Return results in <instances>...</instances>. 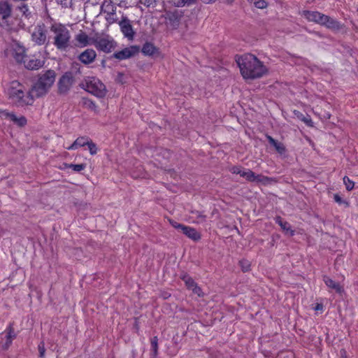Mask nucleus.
<instances>
[{
    "mask_svg": "<svg viewBox=\"0 0 358 358\" xmlns=\"http://www.w3.org/2000/svg\"><path fill=\"white\" fill-rule=\"evenodd\" d=\"M275 221L285 232L289 234L290 236H293L294 234V231L292 229L290 224L287 221H285L280 216H276L275 217Z\"/></svg>",
    "mask_w": 358,
    "mask_h": 358,
    "instance_id": "21",
    "label": "nucleus"
},
{
    "mask_svg": "<svg viewBox=\"0 0 358 358\" xmlns=\"http://www.w3.org/2000/svg\"><path fill=\"white\" fill-rule=\"evenodd\" d=\"M239 265L243 272H247L250 269V264L248 260L242 259L239 262Z\"/></svg>",
    "mask_w": 358,
    "mask_h": 358,
    "instance_id": "38",
    "label": "nucleus"
},
{
    "mask_svg": "<svg viewBox=\"0 0 358 358\" xmlns=\"http://www.w3.org/2000/svg\"><path fill=\"white\" fill-rule=\"evenodd\" d=\"M24 67L29 70H37L43 66V62L39 59L27 57L24 61Z\"/></svg>",
    "mask_w": 358,
    "mask_h": 358,
    "instance_id": "18",
    "label": "nucleus"
},
{
    "mask_svg": "<svg viewBox=\"0 0 358 358\" xmlns=\"http://www.w3.org/2000/svg\"><path fill=\"white\" fill-rule=\"evenodd\" d=\"M266 138L268 140V143L273 145L275 150L280 155L285 154L286 152V148L282 143H280L275 139H274L272 136L266 134Z\"/></svg>",
    "mask_w": 358,
    "mask_h": 358,
    "instance_id": "19",
    "label": "nucleus"
},
{
    "mask_svg": "<svg viewBox=\"0 0 358 358\" xmlns=\"http://www.w3.org/2000/svg\"><path fill=\"white\" fill-rule=\"evenodd\" d=\"M49 25H47L45 19L43 22H40L34 27L31 33V41L37 45H48L50 43L48 36Z\"/></svg>",
    "mask_w": 358,
    "mask_h": 358,
    "instance_id": "6",
    "label": "nucleus"
},
{
    "mask_svg": "<svg viewBox=\"0 0 358 358\" xmlns=\"http://www.w3.org/2000/svg\"><path fill=\"white\" fill-rule=\"evenodd\" d=\"M192 213L195 215V217L196 218V223H202L206 222V215H204L203 212L194 210L192 211Z\"/></svg>",
    "mask_w": 358,
    "mask_h": 358,
    "instance_id": "34",
    "label": "nucleus"
},
{
    "mask_svg": "<svg viewBox=\"0 0 358 358\" xmlns=\"http://www.w3.org/2000/svg\"><path fill=\"white\" fill-rule=\"evenodd\" d=\"M75 40L78 47L84 48L89 45H92L94 37H89L85 32L81 30L75 36Z\"/></svg>",
    "mask_w": 358,
    "mask_h": 358,
    "instance_id": "16",
    "label": "nucleus"
},
{
    "mask_svg": "<svg viewBox=\"0 0 358 358\" xmlns=\"http://www.w3.org/2000/svg\"><path fill=\"white\" fill-rule=\"evenodd\" d=\"M7 95L14 106L23 108L33 106L34 97H36L31 87L27 90L25 86L17 80L10 83L7 89Z\"/></svg>",
    "mask_w": 358,
    "mask_h": 358,
    "instance_id": "3",
    "label": "nucleus"
},
{
    "mask_svg": "<svg viewBox=\"0 0 358 358\" xmlns=\"http://www.w3.org/2000/svg\"><path fill=\"white\" fill-rule=\"evenodd\" d=\"M181 231L194 241H199L201 238V234L192 227L185 225Z\"/></svg>",
    "mask_w": 358,
    "mask_h": 358,
    "instance_id": "17",
    "label": "nucleus"
},
{
    "mask_svg": "<svg viewBox=\"0 0 358 358\" xmlns=\"http://www.w3.org/2000/svg\"><path fill=\"white\" fill-rule=\"evenodd\" d=\"M245 178L249 182H255V173L252 171L247 169V173L245 174Z\"/></svg>",
    "mask_w": 358,
    "mask_h": 358,
    "instance_id": "41",
    "label": "nucleus"
},
{
    "mask_svg": "<svg viewBox=\"0 0 358 358\" xmlns=\"http://www.w3.org/2000/svg\"><path fill=\"white\" fill-rule=\"evenodd\" d=\"M180 278L185 282V286L189 290L197 284L193 278L185 272L180 273Z\"/></svg>",
    "mask_w": 358,
    "mask_h": 358,
    "instance_id": "26",
    "label": "nucleus"
},
{
    "mask_svg": "<svg viewBox=\"0 0 358 358\" xmlns=\"http://www.w3.org/2000/svg\"><path fill=\"white\" fill-rule=\"evenodd\" d=\"M190 290L192 291V292L197 295L199 297H201L203 296V292H202V289L200 287L198 286L196 284L194 287H193Z\"/></svg>",
    "mask_w": 358,
    "mask_h": 358,
    "instance_id": "45",
    "label": "nucleus"
},
{
    "mask_svg": "<svg viewBox=\"0 0 358 358\" xmlns=\"http://www.w3.org/2000/svg\"><path fill=\"white\" fill-rule=\"evenodd\" d=\"M140 48L138 45H131L129 48H125L123 50L116 52L113 55V57L119 60H123L134 57L139 52Z\"/></svg>",
    "mask_w": 358,
    "mask_h": 358,
    "instance_id": "13",
    "label": "nucleus"
},
{
    "mask_svg": "<svg viewBox=\"0 0 358 358\" xmlns=\"http://www.w3.org/2000/svg\"><path fill=\"white\" fill-rule=\"evenodd\" d=\"M329 16L321 13L317 24L324 26Z\"/></svg>",
    "mask_w": 358,
    "mask_h": 358,
    "instance_id": "46",
    "label": "nucleus"
},
{
    "mask_svg": "<svg viewBox=\"0 0 358 358\" xmlns=\"http://www.w3.org/2000/svg\"><path fill=\"white\" fill-rule=\"evenodd\" d=\"M236 62L244 79L255 80L263 77L268 71L267 68L256 56L244 54L237 56Z\"/></svg>",
    "mask_w": 358,
    "mask_h": 358,
    "instance_id": "1",
    "label": "nucleus"
},
{
    "mask_svg": "<svg viewBox=\"0 0 358 358\" xmlns=\"http://www.w3.org/2000/svg\"><path fill=\"white\" fill-rule=\"evenodd\" d=\"M12 14V6L7 1H0V20L7 23V20Z\"/></svg>",
    "mask_w": 358,
    "mask_h": 358,
    "instance_id": "14",
    "label": "nucleus"
},
{
    "mask_svg": "<svg viewBox=\"0 0 358 358\" xmlns=\"http://www.w3.org/2000/svg\"><path fill=\"white\" fill-rule=\"evenodd\" d=\"M56 78V73L54 70L49 69L40 73L38 79L31 86L33 93L36 98L45 96L52 86Z\"/></svg>",
    "mask_w": 358,
    "mask_h": 358,
    "instance_id": "4",
    "label": "nucleus"
},
{
    "mask_svg": "<svg viewBox=\"0 0 358 358\" xmlns=\"http://www.w3.org/2000/svg\"><path fill=\"white\" fill-rule=\"evenodd\" d=\"M255 6L257 8H264L267 6V3L264 0H251Z\"/></svg>",
    "mask_w": 358,
    "mask_h": 358,
    "instance_id": "39",
    "label": "nucleus"
},
{
    "mask_svg": "<svg viewBox=\"0 0 358 358\" xmlns=\"http://www.w3.org/2000/svg\"><path fill=\"white\" fill-rule=\"evenodd\" d=\"M101 13H106V20L109 24L115 23L117 21L116 17V6L110 0H104L101 6Z\"/></svg>",
    "mask_w": 358,
    "mask_h": 358,
    "instance_id": "11",
    "label": "nucleus"
},
{
    "mask_svg": "<svg viewBox=\"0 0 358 358\" xmlns=\"http://www.w3.org/2000/svg\"><path fill=\"white\" fill-rule=\"evenodd\" d=\"M92 45L100 51L109 53L115 48V43L108 36L104 37L96 36L92 40Z\"/></svg>",
    "mask_w": 358,
    "mask_h": 358,
    "instance_id": "9",
    "label": "nucleus"
},
{
    "mask_svg": "<svg viewBox=\"0 0 358 358\" xmlns=\"http://www.w3.org/2000/svg\"><path fill=\"white\" fill-rule=\"evenodd\" d=\"M169 222H170V224H171V226L173 227H174L176 229H180L181 231L182 229V227H184V226H185L184 224L178 223V222H176L174 220H169Z\"/></svg>",
    "mask_w": 358,
    "mask_h": 358,
    "instance_id": "47",
    "label": "nucleus"
},
{
    "mask_svg": "<svg viewBox=\"0 0 358 358\" xmlns=\"http://www.w3.org/2000/svg\"><path fill=\"white\" fill-rule=\"evenodd\" d=\"M83 104L84 107L93 111H96L97 106L96 103L91 99L84 98L83 99Z\"/></svg>",
    "mask_w": 358,
    "mask_h": 358,
    "instance_id": "32",
    "label": "nucleus"
},
{
    "mask_svg": "<svg viewBox=\"0 0 358 358\" xmlns=\"http://www.w3.org/2000/svg\"><path fill=\"white\" fill-rule=\"evenodd\" d=\"M13 57L17 63L24 64V61L26 60L27 56L24 54V51L22 50L21 52H15Z\"/></svg>",
    "mask_w": 358,
    "mask_h": 358,
    "instance_id": "33",
    "label": "nucleus"
},
{
    "mask_svg": "<svg viewBox=\"0 0 358 358\" xmlns=\"http://www.w3.org/2000/svg\"><path fill=\"white\" fill-rule=\"evenodd\" d=\"M64 168L65 169H71L75 172H80L84 170L86 167L85 164H63Z\"/></svg>",
    "mask_w": 358,
    "mask_h": 358,
    "instance_id": "31",
    "label": "nucleus"
},
{
    "mask_svg": "<svg viewBox=\"0 0 358 358\" xmlns=\"http://www.w3.org/2000/svg\"><path fill=\"white\" fill-rule=\"evenodd\" d=\"M7 116L15 124L20 127H24L27 124V119L24 116L17 117L14 113H7Z\"/></svg>",
    "mask_w": 358,
    "mask_h": 358,
    "instance_id": "29",
    "label": "nucleus"
},
{
    "mask_svg": "<svg viewBox=\"0 0 358 358\" xmlns=\"http://www.w3.org/2000/svg\"><path fill=\"white\" fill-rule=\"evenodd\" d=\"M15 10L19 12L18 15H20L24 25H26L25 22H27V26H31L35 22L37 17L36 13L33 8H31L24 2H20L15 7Z\"/></svg>",
    "mask_w": 358,
    "mask_h": 358,
    "instance_id": "7",
    "label": "nucleus"
},
{
    "mask_svg": "<svg viewBox=\"0 0 358 358\" xmlns=\"http://www.w3.org/2000/svg\"><path fill=\"white\" fill-rule=\"evenodd\" d=\"M323 280L327 287L334 289L337 293L341 294L343 292V288L339 282L333 280L328 276H324Z\"/></svg>",
    "mask_w": 358,
    "mask_h": 358,
    "instance_id": "22",
    "label": "nucleus"
},
{
    "mask_svg": "<svg viewBox=\"0 0 358 358\" xmlns=\"http://www.w3.org/2000/svg\"><path fill=\"white\" fill-rule=\"evenodd\" d=\"M247 173V169H243L241 167V173H239V175L241 176V177H243L245 178V174H246Z\"/></svg>",
    "mask_w": 358,
    "mask_h": 358,
    "instance_id": "51",
    "label": "nucleus"
},
{
    "mask_svg": "<svg viewBox=\"0 0 358 358\" xmlns=\"http://www.w3.org/2000/svg\"><path fill=\"white\" fill-rule=\"evenodd\" d=\"M341 352H343V353H345V350H343Z\"/></svg>",
    "mask_w": 358,
    "mask_h": 358,
    "instance_id": "56",
    "label": "nucleus"
},
{
    "mask_svg": "<svg viewBox=\"0 0 358 358\" xmlns=\"http://www.w3.org/2000/svg\"><path fill=\"white\" fill-rule=\"evenodd\" d=\"M157 1L158 0H139V3L147 8H154L156 6Z\"/></svg>",
    "mask_w": 358,
    "mask_h": 358,
    "instance_id": "37",
    "label": "nucleus"
},
{
    "mask_svg": "<svg viewBox=\"0 0 358 358\" xmlns=\"http://www.w3.org/2000/svg\"><path fill=\"white\" fill-rule=\"evenodd\" d=\"M321 13L313 10H303V16L308 21L317 23Z\"/></svg>",
    "mask_w": 358,
    "mask_h": 358,
    "instance_id": "24",
    "label": "nucleus"
},
{
    "mask_svg": "<svg viewBox=\"0 0 358 358\" xmlns=\"http://www.w3.org/2000/svg\"><path fill=\"white\" fill-rule=\"evenodd\" d=\"M271 180V179L267 176H264L262 175H255V181L257 182L266 183Z\"/></svg>",
    "mask_w": 358,
    "mask_h": 358,
    "instance_id": "44",
    "label": "nucleus"
},
{
    "mask_svg": "<svg viewBox=\"0 0 358 358\" xmlns=\"http://www.w3.org/2000/svg\"><path fill=\"white\" fill-rule=\"evenodd\" d=\"M79 87L99 98H103L106 94L105 85L96 77L85 78Z\"/></svg>",
    "mask_w": 358,
    "mask_h": 358,
    "instance_id": "5",
    "label": "nucleus"
},
{
    "mask_svg": "<svg viewBox=\"0 0 358 358\" xmlns=\"http://www.w3.org/2000/svg\"><path fill=\"white\" fill-rule=\"evenodd\" d=\"M157 50L158 49L150 42L145 43L141 49L142 53L146 56H152Z\"/></svg>",
    "mask_w": 358,
    "mask_h": 358,
    "instance_id": "23",
    "label": "nucleus"
},
{
    "mask_svg": "<svg viewBox=\"0 0 358 358\" xmlns=\"http://www.w3.org/2000/svg\"><path fill=\"white\" fill-rule=\"evenodd\" d=\"M182 17L183 12L182 10L178 9L167 10L164 15L165 24L169 29L172 30L177 29L180 26Z\"/></svg>",
    "mask_w": 358,
    "mask_h": 358,
    "instance_id": "8",
    "label": "nucleus"
},
{
    "mask_svg": "<svg viewBox=\"0 0 358 358\" xmlns=\"http://www.w3.org/2000/svg\"><path fill=\"white\" fill-rule=\"evenodd\" d=\"M38 350L39 352V357L45 358V343L43 341L40 342V343L38 345Z\"/></svg>",
    "mask_w": 358,
    "mask_h": 358,
    "instance_id": "43",
    "label": "nucleus"
},
{
    "mask_svg": "<svg viewBox=\"0 0 358 358\" xmlns=\"http://www.w3.org/2000/svg\"><path fill=\"white\" fill-rule=\"evenodd\" d=\"M7 334H6V338L8 340H13L16 338V334L14 331V329L12 327V324H9V326L6 329Z\"/></svg>",
    "mask_w": 358,
    "mask_h": 358,
    "instance_id": "35",
    "label": "nucleus"
},
{
    "mask_svg": "<svg viewBox=\"0 0 358 358\" xmlns=\"http://www.w3.org/2000/svg\"><path fill=\"white\" fill-rule=\"evenodd\" d=\"M50 35L48 40L57 50L66 51L70 47L71 32L66 25L57 22L50 16L45 18Z\"/></svg>",
    "mask_w": 358,
    "mask_h": 358,
    "instance_id": "2",
    "label": "nucleus"
},
{
    "mask_svg": "<svg viewBox=\"0 0 358 358\" xmlns=\"http://www.w3.org/2000/svg\"><path fill=\"white\" fill-rule=\"evenodd\" d=\"M196 0H170V3L176 7H183L195 3Z\"/></svg>",
    "mask_w": 358,
    "mask_h": 358,
    "instance_id": "30",
    "label": "nucleus"
},
{
    "mask_svg": "<svg viewBox=\"0 0 358 358\" xmlns=\"http://www.w3.org/2000/svg\"><path fill=\"white\" fill-rule=\"evenodd\" d=\"M96 57V52L93 49L88 48L79 55L78 59L83 64L89 65L94 62Z\"/></svg>",
    "mask_w": 358,
    "mask_h": 358,
    "instance_id": "15",
    "label": "nucleus"
},
{
    "mask_svg": "<svg viewBox=\"0 0 358 358\" xmlns=\"http://www.w3.org/2000/svg\"><path fill=\"white\" fill-rule=\"evenodd\" d=\"M12 341H13L12 340H8V339L6 338V343H5L4 345H3V348H4V349H7V348H9V346L11 345Z\"/></svg>",
    "mask_w": 358,
    "mask_h": 358,
    "instance_id": "50",
    "label": "nucleus"
},
{
    "mask_svg": "<svg viewBox=\"0 0 358 358\" xmlns=\"http://www.w3.org/2000/svg\"><path fill=\"white\" fill-rule=\"evenodd\" d=\"M58 4H60L64 8H71L73 6V0H56Z\"/></svg>",
    "mask_w": 358,
    "mask_h": 358,
    "instance_id": "40",
    "label": "nucleus"
},
{
    "mask_svg": "<svg viewBox=\"0 0 358 358\" xmlns=\"http://www.w3.org/2000/svg\"><path fill=\"white\" fill-rule=\"evenodd\" d=\"M241 166H234L230 168L229 171H231V173H232L234 174H239V173H241Z\"/></svg>",
    "mask_w": 358,
    "mask_h": 358,
    "instance_id": "48",
    "label": "nucleus"
},
{
    "mask_svg": "<svg viewBox=\"0 0 358 358\" xmlns=\"http://www.w3.org/2000/svg\"><path fill=\"white\" fill-rule=\"evenodd\" d=\"M73 76L71 72H66L59 79L57 83L58 93L66 94L73 84Z\"/></svg>",
    "mask_w": 358,
    "mask_h": 358,
    "instance_id": "10",
    "label": "nucleus"
},
{
    "mask_svg": "<svg viewBox=\"0 0 358 358\" xmlns=\"http://www.w3.org/2000/svg\"><path fill=\"white\" fill-rule=\"evenodd\" d=\"M158 355V338L154 336L150 339V357L156 358Z\"/></svg>",
    "mask_w": 358,
    "mask_h": 358,
    "instance_id": "28",
    "label": "nucleus"
},
{
    "mask_svg": "<svg viewBox=\"0 0 358 358\" xmlns=\"http://www.w3.org/2000/svg\"><path fill=\"white\" fill-rule=\"evenodd\" d=\"M324 26L331 30L338 31L340 30L342 27L341 24L337 21L336 20L329 17L328 20H327V23Z\"/></svg>",
    "mask_w": 358,
    "mask_h": 358,
    "instance_id": "27",
    "label": "nucleus"
},
{
    "mask_svg": "<svg viewBox=\"0 0 358 358\" xmlns=\"http://www.w3.org/2000/svg\"><path fill=\"white\" fill-rule=\"evenodd\" d=\"M322 306L320 305V304H317V306H316V310H319V309H322Z\"/></svg>",
    "mask_w": 358,
    "mask_h": 358,
    "instance_id": "53",
    "label": "nucleus"
},
{
    "mask_svg": "<svg viewBox=\"0 0 358 358\" xmlns=\"http://www.w3.org/2000/svg\"><path fill=\"white\" fill-rule=\"evenodd\" d=\"M334 201L338 204H342L344 201L343 199L337 194L334 195Z\"/></svg>",
    "mask_w": 358,
    "mask_h": 358,
    "instance_id": "49",
    "label": "nucleus"
},
{
    "mask_svg": "<svg viewBox=\"0 0 358 358\" xmlns=\"http://www.w3.org/2000/svg\"><path fill=\"white\" fill-rule=\"evenodd\" d=\"M91 139L88 136H80L67 148L68 150H76L79 147H83L87 145Z\"/></svg>",
    "mask_w": 358,
    "mask_h": 358,
    "instance_id": "20",
    "label": "nucleus"
},
{
    "mask_svg": "<svg viewBox=\"0 0 358 358\" xmlns=\"http://www.w3.org/2000/svg\"><path fill=\"white\" fill-rule=\"evenodd\" d=\"M227 1L229 3H231L234 1V0H227Z\"/></svg>",
    "mask_w": 358,
    "mask_h": 358,
    "instance_id": "55",
    "label": "nucleus"
},
{
    "mask_svg": "<svg viewBox=\"0 0 358 358\" xmlns=\"http://www.w3.org/2000/svg\"><path fill=\"white\" fill-rule=\"evenodd\" d=\"M113 358H114V357H113Z\"/></svg>",
    "mask_w": 358,
    "mask_h": 358,
    "instance_id": "57",
    "label": "nucleus"
},
{
    "mask_svg": "<svg viewBox=\"0 0 358 358\" xmlns=\"http://www.w3.org/2000/svg\"><path fill=\"white\" fill-rule=\"evenodd\" d=\"M294 115L295 117L301 120V122H304L307 126L308 127H313V122L312 121V119L309 115H303L302 113H301L299 110H294L293 111Z\"/></svg>",
    "mask_w": 358,
    "mask_h": 358,
    "instance_id": "25",
    "label": "nucleus"
},
{
    "mask_svg": "<svg viewBox=\"0 0 358 358\" xmlns=\"http://www.w3.org/2000/svg\"><path fill=\"white\" fill-rule=\"evenodd\" d=\"M4 24H7V23H3V22L0 20V27H3Z\"/></svg>",
    "mask_w": 358,
    "mask_h": 358,
    "instance_id": "54",
    "label": "nucleus"
},
{
    "mask_svg": "<svg viewBox=\"0 0 358 358\" xmlns=\"http://www.w3.org/2000/svg\"><path fill=\"white\" fill-rule=\"evenodd\" d=\"M118 24L124 36L129 41L134 40L136 33L133 29L130 20H129L127 16H122Z\"/></svg>",
    "mask_w": 358,
    "mask_h": 358,
    "instance_id": "12",
    "label": "nucleus"
},
{
    "mask_svg": "<svg viewBox=\"0 0 358 358\" xmlns=\"http://www.w3.org/2000/svg\"><path fill=\"white\" fill-rule=\"evenodd\" d=\"M343 182L345 185V188L347 190L350 191L354 188L355 183L352 180H351L348 176H344L343 178Z\"/></svg>",
    "mask_w": 358,
    "mask_h": 358,
    "instance_id": "36",
    "label": "nucleus"
},
{
    "mask_svg": "<svg viewBox=\"0 0 358 358\" xmlns=\"http://www.w3.org/2000/svg\"><path fill=\"white\" fill-rule=\"evenodd\" d=\"M89 151L92 155H94L97 152L96 145L91 140L87 144Z\"/></svg>",
    "mask_w": 358,
    "mask_h": 358,
    "instance_id": "42",
    "label": "nucleus"
},
{
    "mask_svg": "<svg viewBox=\"0 0 358 358\" xmlns=\"http://www.w3.org/2000/svg\"><path fill=\"white\" fill-rule=\"evenodd\" d=\"M204 3H215L217 0H201Z\"/></svg>",
    "mask_w": 358,
    "mask_h": 358,
    "instance_id": "52",
    "label": "nucleus"
}]
</instances>
